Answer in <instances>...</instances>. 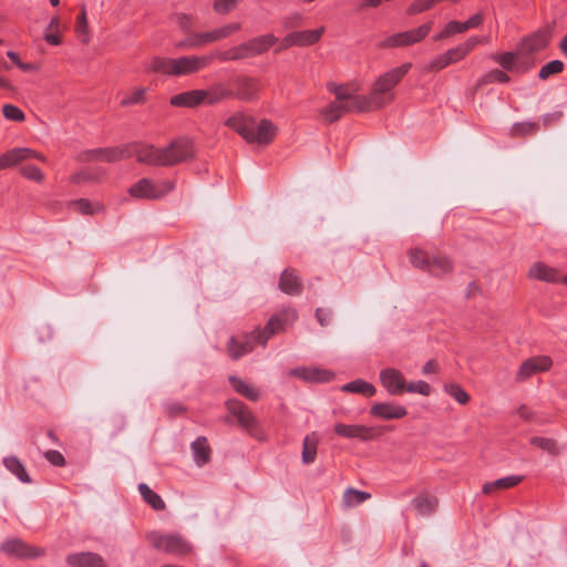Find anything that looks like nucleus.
Returning a JSON list of instances; mask_svg holds the SVG:
<instances>
[{
    "mask_svg": "<svg viewBox=\"0 0 567 567\" xmlns=\"http://www.w3.org/2000/svg\"><path fill=\"white\" fill-rule=\"evenodd\" d=\"M3 116L13 122H23L25 116L24 113L13 104H4L2 107Z\"/></svg>",
    "mask_w": 567,
    "mask_h": 567,
    "instance_id": "obj_55",
    "label": "nucleus"
},
{
    "mask_svg": "<svg viewBox=\"0 0 567 567\" xmlns=\"http://www.w3.org/2000/svg\"><path fill=\"white\" fill-rule=\"evenodd\" d=\"M316 317L320 326H327L332 319V311L326 308H317Z\"/></svg>",
    "mask_w": 567,
    "mask_h": 567,
    "instance_id": "obj_60",
    "label": "nucleus"
},
{
    "mask_svg": "<svg viewBox=\"0 0 567 567\" xmlns=\"http://www.w3.org/2000/svg\"><path fill=\"white\" fill-rule=\"evenodd\" d=\"M445 54L451 64L463 60L467 55L460 44L447 50Z\"/></svg>",
    "mask_w": 567,
    "mask_h": 567,
    "instance_id": "obj_59",
    "label": "nucleus"
},
{
    "mask_svg": "<svg viewBox=\"0 0 567 567\" xmlns=\"http://www.w3.org/2000/svg\"><path fill=\"white\" fill-rule=\"evenodd\" d=\"M224 124L237 132L247 142L248 137L251 138L250 130L255 124V118L238 112L225 120Z\"/></svg>",
    "mask_w": 567,
    "mask_h": 567,
    "instance_id": "obj_22",
    "label": "nucleus"
},
{
    "mask_svg": "<svg viewBox=\"0 0 567 567\" xmlns=\"http://www.w3.org/2000/svg\"><path fill=\"white\" fill-rule=\"evenodd\" d=\"M259 341H256L252 338V331L249 334H246L244 337L243 341L237 340L235 337H231L228 341L227 348L229 355L237 360L240 357L251 352L256 344H258Z\"/></svg>",
    "mask_w": 567,
    "mask_h": 567,
    "instance_id": "obj_27",
    "label": "nucleus"
},
{
    "mask_svg": "<svg viewBox=\"0 0 567 567\" xmlns=\"http://www.w3.org/2000/svg\"><path fill=\"white\" fill-rule=\"evenodd\" d=\"M138 492L143 499L155 511L165 509L166 505L163 498L155 493L147 484H138Z\"/></svg>",
    "mask_w": 567,
    "mask_h": 567,
    "instance_id": "obj_38",
    "label": "nucleus"
},
{
    "mask_svg": "<svg viewBox=\"0 0 567 567\" xmlns=\"http://www.w3.org/2000/svg\"><path fill=\"white\" fill-rule=\"evenodd\" d=\"M334 432L342 437L359 439L361 441H371L379 435L373 427L361 424L337 423Z\"/></svg>",
    "mask_w": 567,
    "mask_h": 567,
    "instance_id": "obj_16",
    "label": "nucleus"
},
{
    "mask_svg": "<svg viewBox=\"0 0 567 567\" xmlns=\"http://www.w3.org/2000/svg\"><path fill=\"white\" fill-rule=\"evenodd\" d=\"M370 414L382 420H399L408 414V410L405 406L392 402H380L371 406Z\"/></svg>",
    "mask_w": 567,
    "mask_h": 567,
    "instance_id": "obj_19",
    "label": "nucleus"
},
{
    "mask_svg": "<svg viewBox=\"0 0 567 567\" xmlns=\"http://www.w3.org/2000/svg\"><path fill=\"white\" fill-rule=\"evenodd\" d=\"M229 382L233 385V388L235 389V391L237 393H239L240 395L245 396L246 399H248L252 402H256L260 399V392L256 388L248 384L243 379L231 375L229 378Z\"/></svg>",
    "mask_w": 567,
    "mask_h": 567,
    "instance_id": "obj_33",
    "label": "nucleus"
},
{
    "mask_svg": "<svg viewBox=\"0 0 567 567\" xmlns=\"http://www.w3.org/2000/svg\"><path fill=\"white\" fill-rule=\"evenodd\" d=\"M443 389L445 393L462 405L470 401V394L457 383H446Z\"/></svg>",
    "mask_w": 567,
    "mask_h": 567,
    "instance_id": "obj_45",
    "label": "nucleus"
},
{
    "mask_svg": "<svg viewBox=\"0 0 567 567\" xmlns=\"http://www.w3.org/2000/svg\"><path fill=\"white\" fill-rule=\"evenodd\" d=\"M328 123H333L344 115L342 103L332 102L320 111Z\"/></svg>",
    "mask_w": 567,
    "mask_h": 567,
    "instance_id": "obj_46",
    "label": "nucleus"
},
{
    "mask_svg": "<svg viewBox=\"0 0 567 567\" xmlns=\"http://www.w3.org/2000/svg\"><path fill=\"white\" fill-rule=\"evenodd\" d=\"M204 90H190L171 97L169 103L176 107H196L204 104Z\"/></svg>",
    "mask_w": 567,
    "mask_h": 567,
    "instance_id": "obj_28",
    "label": "nucleus"
},
{
    "mask_svg": "<svg viewBox=\"0 0 567 567\" xmlns=\"http://www.w3.org/2000/svg\"><path fill=\"white\" fill-rule=\"evenodd\" d=\"M216 59V52L204 55H184L175 59L155 56L152 60L151 69L164 75L184 76L206 69Z\"/></svg>",
    "mask_w": 567,
    "mask_h": 567,
    "instance_id": "obj_2",
    "label": "nucleus"
},
{
    "mask_svg": "<svg viewBox=\"0 0 567 567\" xmlns=\"http://www.w3.org/2000/svg\"><path fill=\"white\" fill-rule=\"evenodd\" d=\"M563 70H564V63L560 60H553V61L548 62L547 64H545L540 69L539 73H538V78L540 80H547L549 76H551L554 74H558Z\"/></svg>",
    "mask_w": 567,
    "mask_h": 567,
    "instance_id": "obj_51",
    "label": "nucleus"
},
{
    "mask_svg": "<svg viewBox=\"0 0 567 567\" xmlns=\"http://www.w3.org/2000/svg\"><path fill=\"white\" fill-rule=\"evenodd\" d=\"M380 382L391 395L401 394L405 388L402 372L393 368H386L380 372Z\"/></svg>",
    "mask_w": 567,
    "mask_h": 567,
    "instance_id": "obj_18",
    "label": "nucleus"
},
{
    "mask_svg": "<svg viewBox=\"0 0 567 567\" xmlns=\"http://www.w3.org/2000/svg\"><path fill=\"white\" fill-rule=\"evenodd\" d=\"M553 365V360L548 355H535L522 362L518 372L517 380L524 381L532 375L548 371Z\"/></svg>",
    "mask_w": 567,
    "mask_h": 567,
    "instance_id": "obj_14",
    "label": "nucleus"
},
{
    "mask_svg": "<svg viewBox=\"0 0 567 567\" xmlns=\"http://www.w3.org/2000/svg\"><path fill=\"white\" fill-rule=\"evenodd\" d=\"M524 58L519 50L514 52L496 53L492 55V59L498 63L504 70L509 72H526L534 65V61H524L516 63L517 60Z\"/></svg>",
    "mask_w": 567,
    "mask_h": 567,
    "instance_id": "obj_17",
    "label": "nucleus"
},
{
    "mask_svg": "<svg viewBox=\"0 0 567 567\" xmlns=\"http://www.w3.org/2000/svg\"><path fill=\"white\" fill-rule=\"evenodd\" d=\"M277 128L269 120H261L256 126L252 125L250 130L251 138L248 137V143L269 144L276 136Z\"/></svg>",
    "mask_w": 567,
    "mask_h": 567,
    "instance_id": "obj_23",
    "label": "nucleus"
},
{
    "mask_svg": "<svg viewBox=\"0 0 567 567\" xmlns=\"http://www.w3.org/2000/svg\"><path fill=\"white\" fill-rule=\"evenodd\" d=\"M290 375L307 382H329L333 379V373L328 370L316 368H296L290 370Z\"/></svg>",
    "mask_w": 567,
    "mask_h": 567,
    "instance_id": "obj_26",
    "label": "nucleus"
},
{
    "mask_svg": "<svg viewBox=\"0 0 567 567\" xmlns=\"http://www.w3.org/2000/svg\"><path fill=\"white\" fill-rule=\"evenodd\" d=\"M404 390H406L410 393H419L425 396L431 394V385L423 380L409 382L408 384H405Z\"/></svg>",
    "mask_w": 567,
    "mask_h": 567,
    "instance_id": "obj_54",
    "label": "nucleus"
},
{
    "mask_svg": "<svg viewBox=\"0 0 567 567\" xmlns=\"http://www.w3.org/2000/svg\"><path fill=\"white\" fill-rule=\"evenodd\" d=\"M166 412L169 414V416H176L186 411V408L181 402H171L165 405Z\"/></svg>",
    "mask_w": 567,
    "mask_h": 567,
    "instance_id": "obj_62",
    "label": "nucleus"
},
{
    "mask_svg": "<svg viewBox=\"0 0 567 567\" xmlns=\"http://www.w3.org/2000/svg\"><path fill=\"white\" fill-rule=\"evenodd\" d=\"M561 116H563V113L560 111L547 113L542 117L543 125L546 127V126L550 125L551 123L558 122Z\"/></svg>",
    "mask_w": 567,
    "mask_h": 567,
    "instance_id": "obj_63",
    "label": "nucleus"
},
{
    "mask_svg": "<svg viewBox=\"0 0 567 567\" xmlns=\"http://www.w3.org/2000/svg\"><path fill=\"white\" fill-rule=\"evenodd\" d=\"M412 506L417 515L430 516L437 507V498L426 492H422L412 499Z\"/></svg>",
    "mask_w": 567,
    "mask_h": 567,
    "instance_id": "obj_31",
    "label": "nucleus"
},
{
    "mask_svg": "<svg viewBox=\"0 0 567 567\" xmlns=\"http://www.w3.org/2000/svg\"><path fill=\"white\" fill-rule=\"evenodd\" d=\"M453 270V262L445 256H432L427 272L442 277Z\"/></svg>",
    "mask_w": 567,
    "mask_h": 567,
    "instance_id": "obj_37",
    "label": "nucleus"
},
{
    "mask_svg": "<svg viewBox=\"0 0 567 567\" xmlns=\"http://www.w3.org/2000/svg\"><path fill=\"white\" fill-rule=\"evenodd\" d=\"M522 480H523V476H518V475H511V476L502 477L494 482L485 483L483 485L482 491L484 494H489L495 489L512 488V487L518 485L522 482Z\"/></svg>",
    "mask_w": 567,
    "mask_h": 567,
    "instance_id": "obj_35",
    "label": "nucleus"
},
{
    "mask_svg": "<svg viewBox=\"0 0 567 567\" xmlns=\"http://www.w3.org/2000/svg\"><path fill=\"white\" fill-rule=\"evenodd\" d=\"M371 497V494L364 491H359L349 487L344 491L342 496L343 506L347 508L359 506Z\"/></svg>",
    "mask_w": 567,
    "mask_h": 567,
    "instance_id": "obj_39",
    "label": "nucleus"
},
{
    "mask_svg": "<svg viewBox=\"0 0 567 567\" xmlns=\"http://www.w3.org/2000/svg\"><path fill=\"white\" fill-rule=\"evenodd\" d=\"M328 89L331 93L336 95L337 102L342 103L346 99H348L351 94L347 92L343 86L337 84H329Z\"/></svg>",
    "mask_w": 567,
    "mask_h": 567,
    "instance_id": "obj_61",
    "label": "nucleus"
},
{
    "mask_svg": "<svg viewBox=\"0 0 567 567\" xmlns=\"http://www.w3.org/2000/svg\"><path fill=\"white\" fill-rule=\"evenodd\" d=\"M323 32V27L313 30L295 31L287 35L286 42L290 45H311L320 40Z\"/></svg>",
    "mask_w": 567,
    "mask_h": 567,
    "instance_id": "obj_24",
    "label": "nucleus"
},
{
    "mask_svg": "<svg viewBox=\"0 0 567 567\" xmlns=\"http://www.w3.org/2000/svg\"><path fill=\"white\" fill-rule=\"evenodd\" d=\"M539 131L538 122H518L512 125L511 135L512 136H526L535 134Z\"/></svg>",
    "mask_w": 567,
    "mask_h": 567,
    "instance_id": "obj_44",
    "label": "nucleus"
},
{
    "mask_svg": "<svg viewBox=\"0 0 567 567\" xmlns=\"http://www.w3.org/2000/svg\"><path fill=\"white\" fill-rule=\"evenodd\" d=\"M146 89L140 87L132 91L131 94L125 95L120 104L121 106H131V105H140L145 103L146 101Z\"/></svg>",
    "mask_w": 567,
    "mask_h": 567,
    "instance_id": "obj_48",
    "label": "nucleus"
},
{
    "mask_svg": "<svg viewBox=\"0 0 567 567\" xmlns=\"http://www.w3.org/2000/svg\"><path fill=\"white\" fill-rule=\"evenodd\" d=\"M457 33H463L461 22L453 20V21L447 22L445 24V27L443 28V30L440 33H437L436 35H434L433 39L435 41H441V40H444L454 34H457Z\"/></svg>",
    "mask_w": 567,
    "mask_h": 567,
    "instance_id": "obj_52",
    "label": "nucleus"
},
{
    "mask_svg": "<svg viewBox=\"0 0 567 567\" xmlns=\"http://www.w3.org/2000/svg\"><path fill=\"white\" fill-rule=\"evenodd\" d=\"M0 548L7 555L21 558H37L44 555L43 548L31 547L19 538H12L3 542Z\"/></svg>",
    "mask_w": 567,
    "mask_h": 567,
    "instance_id": "obj_15",
    "label": "nucleus"
},
{
    "mask_svg": "<svg viewBox=\"0 0 567 567\" xmlns=\"http://www.w3.org/2000/svg\"><path fill=\"white\" fill-rule=\"evenodd\" d=\"M3 465L6 468L12 473L20 482L22 483H31V478L21 463V461L16 456H7L3 458Z\"/></svg>",
    "mask_w": 567,
    "mask_h": 567,
    "instance_id": "obj_36",
    "label": "nucleus"
},
{
    "mask_svg": "<svg viewBox=\"0 0 567 567\" xmlns=\"http://www.w3.org/2000/svg\"><path fill=\"white\" fill-rule=\"evenodd\" d=\"M148 539L155 549L176 557H183L193 551L192 544L179 534L152 533Z\"/></svg>",
    "mask_w": 567,
    "mask_h": 567,
    "instance_id": "obj_7",
    "label": "nucleus"
},
{
    "mask_svg": "<svg viewBox=\"0 0 567 567\" xmlns=\"http://www.w3.org/2000/svg\"><path fill=\"white\" fill-rule=\"evenodd\" d=\"M174 188L175 183L172 181H152L144 177L130 187L128 194L137 199L158 200L173 192Z\"/></svg>",
    "mask_w": 567,
    "mask_h": 567,
    "instance_id": "obj_6",
    "label": "nucleus"
},
{
    "mask_svg": "<svg viewBox=\"0 0 567 567\" xmlns=\"http://www.w3.org/2000/svg\"><path fill=\"white\" fill-rule=\"evenodd\" d=\"M226 409L237 419L241 427L254 434L257 429V419L246 404L237 399H230L226 402Z\"/></svg>",
    "mask_w": 567,
    "mask_h": 567,
    "instance_id": "obj_11",
    "label": "nucleus"
},
{
    "mask_svg": "<svg viewBox=\"0 0 567 567\" xmlns=\"http://www.w3.org/2000/svg\"><path fill=\"white\" fill-rule=\"evenodd\" d=\"M235 84L236 91L233 92V96L241 101H254L260 90L259 81L249 76L237 79Z\"/></svg>",
    "mask_w": 567,
    "mask_h": 567,
    "instance_id": "obj_20",
    "label": "nucleus"
},
{
    "mask_svg": "<svg viewBox=\"0 0 567 567\" xmlns=\"http://www.w3.org/2000/svg\"><path fill=\"white\" fill-rule=\"evenodd\" d=\"M44 457L54 466H63L65 464L64 456L56 450H49L44 452Z\"/></svg>",
    "mask_w": 567,
    "mask_h": 567,
    "instance_id": "obj_58",
    "label": "nucleus"
},
{
    "mask_svg": "<svg viewBox=\"0 0 567 567\" xmlns=\"http://www.w3.org/2000/svg\"><path fill=\"white\" fill-rule=\"evenodd\" d=\"M530 279L545 281L548 284L560 282V275L556 268H553L542 261L535 262L528 270Z\"/></svg>",
    "mask_w": 567,
    "mask_h": 567,
    "instance_id": "obj_25",
    "label": "nucleus"
},
{
    "mask_svg": "<svg viewBox=\"0 0 567 567\" xmlns=\"http://www.w3.org/2000/svg\"><path fill=\"white\" fill-rule=\"evenodd\" d=\"M75 32L82 43H84V44L89 43V41H90L89 23H87V18H86V9L84 6L81 8L80 14L78 16Z\"/></svg>",
    "mask_w": 567,
    "mask_h": 567,
    "instance_id": "obj_43",
    "label": "nucleus"
},
{
    "mask_svg": "<svg viewBox=\"0 0 567 567\" xmlns=\"http://www.w3.org/2000/svg\"><path fill=\"white\" fill-rule=\"evenodd\" d=\"M237 3V0H215L214 9L217 13L225 14L231 11Z\"/></svg>",
    "mask_w": 567,
    "mask_h": 567,
    "instance_id": "obj_57",
    "label": "nucleus"
},
{
    "mask_svg": "<svg viewBox=\"0 0 567 567\" xmlns=\"http://www.w3.org/2000/svg\"><path fill=\"white\" fill-rule=\"evenodd\" d=\"M433 22H426L416 29L408 30L404 32L394 33L384 39L380 48H400L415 44L422 41L432 30Z\"/></svg>",
    "mask_w": 567,
    "mask_h": 567,
    "instance_id": "obj_9",
    "label": "nucleus"
},
{
    "mask_svg": "<svg viewBox=\"0 0 567 567\" xmlns=\"http://www.w3.org/2000/svg\"><path fill=\"white\" fill-rule=\"evenodd\" d=\"M298 318V313L292 308L281 310L279 313L272 316L267 322L266 327L260 330L259 328L252 331V338L259 341V344L266 347L268 340L291 326Z\"/></svg>",
    "mask_w": 567,
    "mask_h": 567,
    "instance_id": "obj_8",
    "label": "nucleus"
},
{
    "mask_svg": "<svg viewBox=\"0 0 567 567\" xmlns=\"http://www.w3.org/2000/svg\"><path fill=\"white\" fill-rule=\"evenodd\" d=\"M529 442L532 445L537 446L553 455H556L558 453L556 442L553 439L542 437V436H533V437H530Z\"/></svg>",
    "mask_w": 567,
    "mask_h": 567,
    "instance_id": "obj_50",
    "label": "nucleus"
},
{
    "mask_svg": "<svg viewBox=\"0 0 567 567\" xmlns=\"http://www.w3.org/2000/svg\"><path fill=\"white\" fill-rule=\"evenodd\" d=\"M37 158L41 162H47V157L42 154L33 151L32 148L28 147H16L12 150H9L4 154L0 156V171L6 169L8 167L18 165L24 161Z\"/></svg>",
    "mask_w": 567,
    "mask_h": 567,
    "instance_id": "obj_12",
    "label": "nucleus"
},
{
    "mask_svg": "<svg viewBox=\"0 0 567 567\" xmlns=\"http://www.w3.org/2000/svg\"><path fill=\"white\" fill-rule=\"evenodd\" d=\"M65 560L71 567H107L104 558L92 551L70 554Z\"/></svg>",
    "mask_w": 567,
    "mask_h": 567,
    "instance_id": "obj_21",
    "label": "nucleus"
},
{
    "mask_svg": "<svg viewBox=\"0 0 567 567\" xmlns=\"http://www.w3.org/2000/svg\"><path fill=\"white\" fill-rule=\"evenodd\" d=\"M317 455V440L311 439L309 435H307L303 439L302 444V462L305 464H311L315 462Z\"/></svg>",
    "mask_w": 567,
    "mask_h": 567,
    "instance_id": "obj_47",
    "label": "nucleus"
},
{
    "mask_svg": "<svg viewBox=\"0 0 567 567\" xmlns=\"http://www.w3.org/2000/svg\"><path fill=\"white\" fill-rule=\"evenodd\" d=\"M276 41L277 39L272 34L256 37L228 50L216 51V58L221 62H227L257 56L267 52Z\"/></svg>",
    "mask_w": 567,
    "mask_h": 567,
    "instance_id": "obj_4",
    "label": "nucleus"
},
{
    "mask_svg": "<svg viewBox=\"0 0 567 567\" xmlns=\"http://www.w3.org/2000/svg\"><path fill=\"white\" fill-rule=\"evenodd\" d=\"M80 157L83 162L114 163L131 157V147L124 145L120 147L94 148L83 152Z\"/></svg>",
    "mask_w": 567,
    "mask_h": 567,
    "instance_id": "obj_10",
    "label": "nucleus"
},
{
    "mask_svg": "<svg viewBox=\"0 0 567 567\" xmlns=\"http://www.w3.org/2000/svg\"><path fill=\"white\" fill-rule=\"evenodd\" d=\"M241 28L239 22H233L208 32L190 33L185 39L177 41L174 47L177 50H194L213 42L226 39Z\"/></svg>",
    "mask_w": 567,
    "mask_h": 567,
    "instance_id": "obj_5",
    "label": "nucleus"
},
{
    "mask_svg": "<svg viewBox=\"0 0 567 567\" xmlns=\"http://www.w3.org/2000/svg\"><path fill=\"white\" fill-rule=\"evenodd\" d=\"M509 80L506 72L499 69H493L477 80L476 87H482L489 83H508Z\"/></svg>",
    "mask_w": 567,
    "mask_h": 567,
    "instance_id": "obj_41",
    "label": "nucleus"
},
{
    "mask_svg": "<svg viewBox=\"0 0 567 567\" xmlns=\"http://www.w3.org/2000/svg\"><path fill=\"white\" fill-rule=\"evenodd\" d=\"M551 39L550 28H543L526 37L520 42L518 50L522 55L532 54L546 48Z\"/></svg>",
    "mask_w": 567,
    "mask_h": 567,
    "instance_id": "obj_13",
    "label": "nucleus"
},
{
    "mask_svg": "<svg viewBox=\"0 0 567 567\" xmlns=\"http://www.w3.org/2000/svg\"><path fill=\"white\" fill-rule=\"evenodd\" d=\"M205 96H204V103L208 105H214L216 103H219L223 100H226L228 97L233 96V92L227 90L221 84L215 85L208 90H204Z\"/></svg>",
    "mask_w": 567,
    "mask_h": 567,
    "instance_id": "obj_40",
    "label": "nucleus"
},
{
    "mask_svg": "<svg viewBox=\"0 0 567 567\" xmlns=\"http://www.w3.org/2000/svg\"><path fill=\"white\" fill-rule=\"evenodd\" d=\"M451 63L447 60V55L445 53H443V54H439L435 58H433L430 61L426 70L427 71H440V70H443L444 68H446Z\"/></svg>",
    "mask_w": 567,
    "mask_h": 567,
    "instance_id": "obj_56",
    "label": "nucleus"
},
{
    "mask_svg": "<svg viewBox=\"0 0 567 567\" xmlns=\"http://www.w3.org/2000/svg\"><path fill=\"white\" fill-rule=\"evenodd\" d=\"M279 288L284 293L298 296L302 292V282L293 269H285L279 279Z\"/></svg>",
    "mask_w": 567,
    "mask_h": 567,
    "instance_id": "obj_30",
    "label": "nucleus"
},
{
    "mask_svg": "<svg viewBox=\"0 0 567 567\" xmlns=\"http://www.w3.org/2000/svg\"><path fill=\"white\" fill-rule=\"evenodd\" d=\"M194 462L202 467L210 461L212 449L205 436H198L192 444Z\"/></svg>",
    "mask_w": 567,
    "mask_h": 567,
    "instance_id": "obj_32",
    "label": "nucleus"
},
{
    "mask_svg": "<svg viewBox=\"0 0 567 567\" xmlns=\"http://www.w3.org/2000/svg\"><path fill=\"white\" fill-rule=\"evenodd\" d=\"M341 391L348 393H359L367 398H371L375 394L377 389L372 383H369L362 379H357L343 384L341 386Z\"/></svg>",
    "mask_w": 567,
    "mask_h": 567,
    "instance_id": "obj_34",
    "label": "nucleus"
},
{
    "mask_svg": "<svg viewBox=\"0 0 567 567\" xmlns=\"http://www.w3.org/2000/svg\"><path fill=\"white\" fill-rule=\"evenodd\" d=\"M128 146L131 156H135L140 163L153 166H173L194 156L193 143L187 138L176 140L164 148L137 144Z\"/></svg>",
    "mask_w": 567,
    "mask_h": 567,
    "instance_id": "obj_1",
    "label": "nucleus"
},
{
    "mask_svg": "<svg viewBox=\"0 0 567 567\" xmlns=\"http://www.w3.org/2000/svg\"><path fill=\"white\" fill-rule=\"evenodd\" d=\"M412 64L410 62L403 63L402 65L394 68L383 74H381L371 92V100L374 102V107L381 109L394 101L393 89L400 83V81L408 74Z\"/></svg>",
    "mask_w": 567,
    "mask_h": 567,
    "instance_id": "obj_3",
    "label": "nucleus"
},
{
    "mask_svg": "<svg viewBox=\"0 0 567 567\" xmlns=\"http://www.w3.org/2000/svg\"><path fill=\"white\" fill-rule=\"evenodd\" d=\"M74 208L84 215H94L103 209L102 205L93 204L89 199L81 198L72 203Z\"/></svg>",
    "mask_w": 567,
    "mask_h": 567,
    "instance_id": "obj_49",
    "label": "nucleus"
},
{
    "mask_svg": "<svg viewBox=\"0 0 567 567\" xmlns=\"http://www.w3.org/2000/svg\"><path fill=\"white\" fill-rule=\"evenodd\" d=\"M342 109L344 114L351 112H370L378 110L374 107V102L371 100V95H350L342 102Z\"/></svg>",
    "mask_w": 567,
    "mask_h": 567,
    "instance_id": "obj_29",
    "label": "nucleus"
},
{
    "mask_svg": "<svg viewBox=\"0 0 567 567\" xmlns=\"http://www.w3.org/2000/svg\"><path fill=\"white\" fill-rule=\"evenodd\" d=\"M20 173L27 179H30V181H33L37 183H41L44 179V174L42 173V171L34 165H23L20 168Z\"/></svg>",
    "mask_w": 567,
    "mask_h": 567,
    "instance_id": "obj_53",
    "label": "nucleus"
},
{
    "mask_svg": "<svg viewBox=\"0 0 567 567\" xmlns=\"http://www.w3.org/2000/svg\"><path fill=\"white\" fill-rule=\"evenodd\" d=\"M480 44L478 37L473 35L470 37L465 42L461 43L460 45L464 50L466 54H468L476 45Z\"/></svg>",
    "mask_w": 567,
    "mask_h": 567,
    "instance_id": "obj_64",
    "label": "nucleus"
},
{
    "mask_svg": "<svg viewBox=\"0 0 567 567\" xmlns=\"http://www.w3.org/2000/svg\"><path fill=\"white\" fill-rule=\"evenodd\" d=\"M411 264L421 270L427 271L431 262L429 254L422 249L414 248L409 252Z\"/></svg>",
    "mask_w": 567,
    "mask_h": 567,
    "instance_id": "obj_42",
    "label": "nucleus"
}]
</instances>
